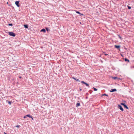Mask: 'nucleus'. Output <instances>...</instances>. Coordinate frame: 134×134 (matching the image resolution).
<instances>
[{
	"mask_svg": "<svg viewBox=\"0 0 134 134\" xmlns=\"http://www.w3.org/2000/svg\"><path fill=\"white\" fill-rule=\"evenodd\" d=\"M9 35L13 37H14L15 36V33L12 32H9Z\"/></svg>",
	"mask_w": 134,
	"mask_h": 134,
	"instance_id": "1",
	"label": "nucleus"
},
{
	"mask_svg": "<svg viewBox=\"0 0 134 134\" xmlns=\"http://www.w3.org/2000/svg\"><path fill=\"white\" fill-rule=\"evenodd\" d=\"M118 108L120 109L122 111H124L123 109L120 105H118Z\"/></svg>",
	"mask_w": 134,
	"mask_h": 134,
	"instance_id": "2",
	"label": "nucleus"
},
{
	"mask_svg": "<svg viewBox=\"0 0 134 134\" xmlns=\"http://www.w3.org/2000/svg\"><path fill=\"white\" fill-rule=\"evenodd\" d=\"M121 105L124 106L125 108H126L127 109H129L128 107L127 106L125 103H121Z\"/></svg>",
	"mask_w": 134,
	"mask_h": 134,
	"instance_id": "3",
	"label": "nucleus"
},
{
	"mask_svg": "<svg viewBox=\"0 0 134 134\" xmlns=\"http://www.w3.org/2000/svg\"><path fill=\"white\" fill-rule=\"evenodd\" d=\"M81 82L82 83L85 84L88 87L89 86V85L88 83H86V82H85L83 81H81Z\"/></svg>",
	"mask_w": 134,
	"mask_h": 134,
	"instance_id": "4",
	"label": "nucleus"
},
{
	"mask_svg": "<svg viewBox=\"0 0 134 134\" xmlns=\"http://www.w3.org/2000/svg\"><path fill=\"white\" fill-rule=\"evenodd\" d=\"M19 2L18 1H16L15 2V4L18 7H20V5L19 4Z\"/></svg>",
	"mask_w": 134,
	"mask_h": 134,
	"instance_id": "5",
	"label": "nucleus"
},
{
	"mask_svg": "<svg viewBox=\"0 0 134 134\" xmlns=\"http://www.w3.org/2000/svg\"><path fill=\"white\" fill-rule=\"evenodd\" d=\"M117 90L116 89H111V90L110 91L111 92H113L114 91H116Z\"/></svg>",
	"mask_w": 134,
	"mask_h": 134,
	"instance_id": "6",
	"label": "nucleus"
},
{
	"mask_svg": "<svg viewBox=\"0 0 134 134\" xmlns=\"http://www.w3.org/2000/svg\"><path fill=\"white\" fill-rule=\"evenodd\" d=\"M72 78L73 79H74V80H75L76 81H79V82H80V81L79 80V79H76V78H75V77H72Z\"/></svg>",
	"mask_w": 134,
	"mask_h": 134,
	"instance_id": "7",
	"label": "nucleus"
},
{
	"mask_svg": "<svg viewBox=\"0 0 134 134\" xmlns=\"http://www.w3.org/2000/svg\"><path fill=\"white\" fill-rule=\"evenodd\" d=\"M80 105V103H77L76 105V107H78Z\"/></svg>",
	"mask_w": 134,
	"mask_h": 134,
	"instance_id": "8",
	"label": "nucleus"
},
{
	"mask_svg": "<svg viewBox=\"0 0 134 134\" xmlns=\"http://www.w3.org/2000/svg\"><path fill=\"white\" fill-rule=\"evenodd\" d=\"M41 32H45L46 31V30L44 29H42L41 31Z\"/></svg>",
	"mask_w": 134,
	"mask_h": 134,
	"instance_id": "9",
	"label": "nucleus"
},
{
	"mask_svg": "<svg viewBox=\"0 0 134 134\" xmlns=\"http://www.w3.org/2000/svg\"><path fill=\"white\" fill-rule=\"evenodd\" d=\"M6 102H7L8 103V104H9L10 105L11 104V101H9L8 100H7Z\"/></svg>",
	"mask_w": 134,
	"mask_h": 134,
	"instance_id": "10",
	"label": "nucleus"
},
{
	"mask_svg": "<svg viewBox=\"0 0 134 134\" xmlns=\"http://www.w3.org/2000/svg\"><path fill=\"white\" fill-rule=\"evenodd\" d=\"M26 116H27V117H28L30 118H32V116L30 114L27 115H26Z\"/></svg>",
	"mask_w": 134,
	"mask_h": 134,
	"instance_id": "11",
	"label": "nucleus"
},
{
	"mask_svg": "<svg viewBox=\"0 0 134 134\" xmlns=\"http://www.w3.org/2000/svg\"><path fill=\"white\" fill-rule=\"evenodd\" d=\"M125 62H129V60L128 59L126 58H125Z\"/></svg>",
	"mask_w": 134,
	"mask_h": 134,
	"instance_id": "12",
	"label": "nucleus"
},
{
	"mask_svg": "<svg viewBox=\"0 0 134 134\" xmlns=\"http://www.w3.org/2000/svg\"><path fill=\"white\" fill-rule=\"evenodd\" d=\"M118 36L119 37V38L121 40H122V39L121 36L119 35H118Z\"/></svg>",
	"mask_w": 134,
	"mask_h": 134,
	"instance_id": "13",
	"label": "nucleus"
},
{
	"mask_svg": "<svg viewBox=\"0 0 134 134\" xmlns=\"http://www.w3.org/2000/svg\"><path fill=\"white\" fill-rule=\"evenodd\" d=\"M76 12L78 14H80V15H83V14H81L79 12V11H76Z\"/></svg>",
	"mask_w": 134,
	"mask_h": 134,
	"instance_id": "14",
	"label": "nucleus"
},
{
	"mask_svg": "<svg viewBox=\"0 0 134 134\" xmlns=\"http://www.w3.org/2000/svg\"><path fill=\"white\" fill-rule=\"evenodd\" d=\"M24 26L26 28H27L28 27V26L27 25H24Z\"/></svg>",
	"mask_w": 134,
	"mask_h": 134,
	"instance_id": "15",
	"label": "nucleus"
},
{
	"mask_svg": "<svg viewBox=\"0 0 134 134\" xmlns=\"http://www.w3.org/2000/svg\"><path fill=\"white\" fill-rule=\"evenodd\" d=\"M93 89L94 91H97V89L94 87H93Z\"/></svg>",
	"mask_w": 134,
	"mask_h": 134,
	"instance_id": "16",
	"label": "nucleus"
},
{
	"mask_svg": "<svg viewBox=\"0 0 134 134\" xmlns=\"http://www.w3.org/2000/svg\"><path fill=\"white\" fill-rule=\"evenodd\" d=\"M127 7H128V9H131V7H130L128 5L127 6Z\"/></svg>",
	"mask_w": 134,
	"mask_h": 134,
	"instance_id": "17",
	"label": "nucleus"
},
{
	"mask_svg": "<svg viewBox=\"0 0 134 134\" xmlns=\"http://www.w3.org/2000/svg\"><path fill=\"white\" fill-rule=\"evenodd\" d=\"M112 78H113L114 79H117V77H113Z\"/></svg>",
	"mask_w": 134,
	"mask_h": 134,
	"instance_id": "18",
	"label": "nucleus"
},
{
	"mask_svg": "<svg viewBox=\"0 0 134 134\" xmlns=\"http://www.w3.org/2000/svg\"><path fill=\"white\" fill-rule=\"evenodd\" d=\"M46 29L47 31H48L49 30V29L48 28H46Z\"/></svg>",
	"mask_w": 134,
	"mask_h": 134,
	"instance_id": "19",
	"label": "nucleus"
},
{
	"mask_svg": "<svg viewBox=\"0 0 134 134\" xmlns=\"http://www.w3.org/2000/svg\"><path fill=\"white\" fill-rule=\"evenodd\" d=\"M102 96H108V95H107V94H103L102 95Z\"/></svg>",
	"mask_w": 134,
	"mask_h": 134,
	"instance_id": "20",
	"label": "nucleus"
},
{
	"mask_svg": "<svg viewBox=\"0 0 134 134\" xmlns=\"http://www.w3.org/2000/svg\"><path fill=\"white\" fill-rule=\"evenodd\" d=\"M8 25L9 26H12L13 25L12 24H9Z\"/></svg>",
	"mask_w": 134,
	"mask_h": 134,
	"instance_id": "21",
	"label": "nucleus"
},
{
	"mask_svg": "<svg viewBox=\"0 0 134 134\" xmlns=\"http://www.w3.org/2000/svg\"><path fill=\"white\" fill-rule=\"evenodd\" d=\"M27 116H26V115L25 116H24V118H26Z\"/></svg>",
	"mask_w": 134,
	"mask_h": 134,
	"instance_id": "22",
	"label": "nucleus"
},
{
	"mask_svg": "<svg viewBox=\"0 0 134 134\" xmlns=\"http://www.w3.org/2000/svg\"><path fill=\"white\" fill-rule=\"evenodd\" d=\"M118 81H119V80H121V79H120V78H118Z\"/></svg>",
	"mask_w": 134,
	"mask_h": 134,
	"instance_id": "23",
	"label": "nucleus"
},
{
	"mask_svg": "<svg viewBox=\"0 0 134 134\" xmlns=\"http://www.w3.org/2000/svg\"><path fill=\"white\" fill-rule=\"evenodd\" d=\"M20 126V125H16V127H18Z\"/></svg>",
	"mask_w": 134,
	"mask_h": 134,
	"instance_id": "24",
	"label": "nucleus"
},
{
	"mask_svg": "<svg viewBox=\"0 0 134 134\" xmlns=\"http://www.w3.org/2000/svg\"><path fill=\"white\" fill-rule=\"evenodd\" d=\"M115 48H117V45H115Z\"/></svg>",
	"mask_w": 134,
	"mask_h": 134,
	"instance_id": "25",
	"label": "nucleus"
},
{
	"mask_svg": "<svg viewBox=\"0 0 134 134\" xmlns=\"http://www.w3.org/2000/svg\"><path fill=\"white\" fill-rule=\"evenodd\" d=\"M120 47V46H118V49Z\"/></svg>",
	"mask_w": 134,
	"mask_h": 134,
	"instance_id": "26",
	"label": "nucleus"
},
{
	"mask_svg": "<svg viewBox=\"0 0 134 134\" xmlns=\"http://www.w3.org/2000/svg\"><path fill=\"white\" fill-rule=\"evenodd\" d=\"M80 91H82V89L80 88Z\"/></svg>",
	"mask_w": 134,
	"mask_h": 134,
	"instance_id": "27",
	"label": "nucleus"
},
{
	"mask_svg": "<svg viewBox=\"0 0 134 134\" xmlns=\"http://www.w3.org/2000/svg\"><path fill=\"white\" fill-rule=\"evenodd\" d=\"M105 55H108V54H105Z\"/></svg>",
	"mask_w": 134,
	"mask_h": 134,
	"instance_id": "28",
	"label": "nucleus"
},
{
	"mask_svg": "<svg viewBox=\"0 0 134 134\" xmlns=\"http://www.w3.org/2000/svg\"><path fill=\"white\" fill-rule=\"evenodd\" d=\"M32 118V120H33V118L32 117V118Z\"/></svg>",
	"mask_w": 134,
	"mask_h": 134,
	"instance_id": "29",
	"label": "nucleus"
},
{
	"mask_svg": "<svg viewBox=\"0 0 134 134\" xmlns=\"http://www.w3.org/2000/svg\"><path fill=\"white\" fill-rule=\"evenodd\" d=\"M4 134H6V133H5V132H4Z\"/></svg>",
	"mask_w": 134,
	"mask_h": 134,
	"instance_id": "30",
	"label": "nucleus"
},
{
	"mask_svg": "<svg viewBox=\"0 0 134 134\" xmlns=\"http://www.w3.org/2000/svg\"><path fill=\"white\" fill-rule=\"evenodd\" d=\"M20 77V78H21V77Z\"/></svg>",
	"mask_w": 134,
	"mask_h": 134,
	"instance_id": "31",
	"label": "nucleus"
}]
</instances>
